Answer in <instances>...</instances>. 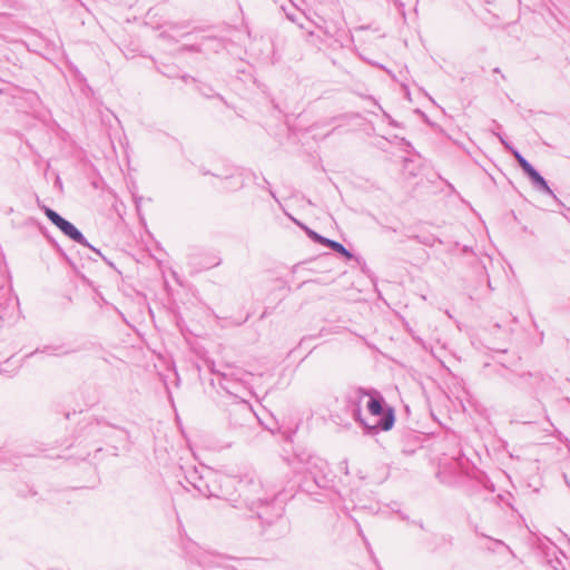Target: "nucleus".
Instances as JSON below:
<instances>
[{
  "label": "nucleus",
  "mask_w": 570,
  "mask_h": 570,
  "mask_svg": "<svg viewBox=\"0 0 570 570\" xmlns=\"http://www.w3.org/2000/svg\"><path fill=\"white\" fill-rule=\"evenodd\" d=\"M367 409L373 416L383 415L382 419L375 420L373 422H365V424L371 429H382L384 431H389L394 424V414L392 410L387 412H383V407L380 401L375 399H371L367 403Z\"/></svg>",
  "instance_id": "nucleus-1"
},
{
  "label": "nucleus",
  "mask_w": 570,
  "mask_h": 570,
  "mask_svg": "<svg viewBox=\"0 0 570 570\" xmlns=\"http://www.w3.org/2000/svg\"><path fill=\"white\" fill-rule=\"evenodd\" d=\"M45 213L50 222L56 225L66 236L78 243L83 242L82 234L71 223L62 218L50 208H47Z\"/></svg>",
  "instance_id": "nucleus-2"
},
{
  "label": "nucleus",
  "mask_w": 570,
  "mask_h": 570,
  "mask_svg": "<svg viewBox=\"0 0 570 570\" xmlns=\"http://www.w3.org/2000/svg\"><path fill=\"white\" fill-rule=\"evenodd\" d=\"M320 242L323 245H326V246L331 247L332 249H334L335 252L342 254L346 258H348V259L352 258V254L342 244H340L335 240H331V239L322 238V237H320Z\"/></svg>",
  "instance_id": "nucleus-3"
},
{
  "label": "nucleus",
  "mask_w": 570,
  "mask_h": 570,
  "mask_svg": "<svg viewBox=\"0 0 570 570\" xmlns=\"http://www.w3.org/2000/svg\"><path fill=\"white\" fill-rule=\"evenodd\" d=\"M528 175L531 177V179L534 183L540 185L543 189L549 190V187H548L546 180L542 178V176H540V174L534 168Z\"/></svg>",
  "instance_id": "nucleus-4"
},
{
  "label": "nucleus",
  "mask_w": 570,
  "mask_h": 570,
  "mask_svg": "<svg viewBox=\"0 0 570 570\" xmlns=\"http://www.w3.org/2000/svg\"><path fill=\"white\" fill-rule=\"evenodd\" d=\"M517 158L520 166L527 174H529L533 169V167L524 158H522L521 156H517Z\"/></svg>",
  "instance_id": "nucleus-5"
}]
</instances>
